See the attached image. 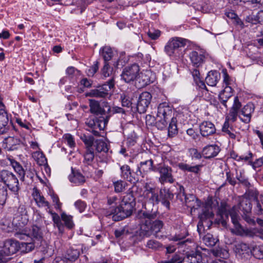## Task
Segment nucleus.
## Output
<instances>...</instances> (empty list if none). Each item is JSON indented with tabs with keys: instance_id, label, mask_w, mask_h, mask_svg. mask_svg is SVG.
<instances>
[{
	"instance_id": "f257e3e1",
	"label": "nucleus",
	"mask_w": 263,
	"mask_h": 263,
	"mask_svg": "<svg viewBox=\"0 0 263 263\" xmlns=\"http://www.w3.org/2000/svg\"><path fill=\"white\" fill-rule=\"evenodd\" d=\"M145 188L143 196L146 200L142 203L143 209L138 212L137 216L139 222L140 230L136 233L139 235V240L144 237L156 235L161 231L164 226L162 221L158 219L154 220L156 218L157 214L151 209L155 203L159 202L158 195L155 192L154 189L148 184L145 185Z\"/></svg>"
},
{
	"instance_id": "f03ea898",
	"label": "nucleus",
	"mask_w": 263,
	"mask_h": 263,
	"mask_svg": "<svg viewBox=\"0 0 263 263\" xmlns=\"http://www.w3.org/2000/svg\"><path fill=\"white\" fill-rule=\"evenodd\" d=\"M20 247L18 242L13 239H8L4 242L0 250V262L5 263L10 259L9 256L15 253Z\"/></svg>"
},
{
	"instance_id": "7ed1b4c3",
	"label": "nucleus",
	"mask_w": 263,
	"mask_h": 263,
	"mask_svg": "<svg viewBox=\"0 0 263 263\" xmlns=\"http://www.w3.org/2000/svg\"><path fill=\"white\" fill-rule=\"evenodd\" d=\"M135 203L121 202L119 206L111 211L109 215H112L114 221H120L130 216L133 213Z\"/></svg>"
},
{
	"instance_id": "20e7f679",
	"label": "nucleus",
	"mask_w": 263,
	"mask_h": 263,
	"mask_svg": "<svg viewBox=\"0 0 263 263\" xmlns=\"http://www.w3.org/2000/svg\"><path fill=\"white\" fill-rule=\"evenodd\" d=\"M0 182H3L14 192L17 193L20 190L18 180L10 171L6 170L0 171Z\"/></svg>"
},
{
	"instance_id": "39448f33",
	"label": "nucleus",
	"mask_w": 263,
	"mask_h": 263,
	"mask_svg": "<svg viewBox=\"0 0 263 263\" xmlns=\"http://www.w3.org/2000/svg\"><path fill=\"white\" fill-rule=\"evenodd\" d=\"M108 121L105 116H99L88 119L85 123L90 128L91 132L95 136H99L100 132L103 130L106 126Z\"/></svg>"
},
{
	"instance_id": "423d86ee",
	"label": "nucleus",
	"mask_w": 263,
	"mask_h": 263,
	"mask_svg": "<svg viewBox=\"0 0 263 263\" xmlns=\"http://www.w3.org/2000/svg\"><path fill=\"white\" fill-rule=\"evenodd\" d=\"M115 86V80L111 78L108 81L98 87L96 89H91L87 93V96L96 98H105L108 95V92Z\"/></svg>"
},
{
	"instance_id": "0eeeda50",
	"label": "nucleus",
	"mask_w": 263,
	"mask_h": 263,
	"mask_svg": "<svg viewBox=\"0 0 263 263\" xmlns=\"http://www.w3.org/2000/svg\"><path fill=\"white\" fill-rule=\"evenodd\" d=\"M185 40L181 38H172L168 41L164 50L169 56L177 55L179 54V48L185 45Z\"/></svg>"
},
{
	"instance_id": "6e6552de",
	"label": "nucleus",
	"mask_w": 263,
	"mask_h": 263,
	"mask_svg": "<svg viewBox=\"0 0 263 263\" xmlns=\"http://www.w3.org/2000/svg\"><path fill=\"white\" fill-rule=\"evenodd\" d=\"M90 111L97 116H106V112L110 109L109 103L103 101L100 105L98 101L89 100Z\"/></svg>"
},
{
	"instance_id": "1a4fd4ad",
	"label": "nucleus",
	"mask_w": 263,
	"mask_h": 263,
	"mask_svg": "<svg viewBox=\"0 0 263 263\" xmlns=\"http://www.w3.org/2000/svg\"><path fill=\"white\" fill-rule=\"evenodd\" d=\"M140 69L137 64H133L125 67L122 72L121 78L126 83L134 81L138 78Z\"/></svg>"
},
{
	"instance_id": "9d476101",
	"label": "nucleus",
	"mask_w": 263,
	"mask_h": 263,
	"mask_svg": "<svg viewBox=\"0 0 263 263\" xmlns=\"http://www.w3.org/2000/svg\"><path fill=\"white\" fill-rule=\"evenodd\" d=\"M5 108V106L0 97V135L8 133L10 130L9 117Z\"/></svg>"
},
{
	"instance_id": "9b49d317",
	"label": "nucleus",
	"mask_w": 263,
	"mask_h": 263,
	"mask_svg": "<svg viewBox=\"0 0 263 263\" xmlns=\"http://www.w3.org/2000/svg\"><path fill=\"white\" fill-rule=\"evenodd\" d=\"M152 98V96L149 92H142L138 98L136 107L137 111L140 114L145 112L151 103Z\"/></svg>"
},
{
	"instance_id": "f8f14e48",
	"label": "nucleus",
	"mask_w": 263,
	"mask_h": 263,
	"mask_svg": "<svg viewBox=\"0 0 263 263\" xmlns=\"http://www.w3.org/2000/svg\"><path fill=\"white\" fill-rule=\"evenodd\" d=\"M156 171L159 172L160 177L159 178V182L164 184L165 183H173L175 181L172 175V169L171 167L166 165H163L157 168Z\"/></svg>"
},
{
	"instance_id": "ddd939ff",
	"label": "nucleus",
	"mask_w": 263,
	"mask_h": 263,
	"mask_svg": "<svg viewBox=\"0 0 263 263\" xmlns=\"http://www.w3.org/2000/svg\"><path fill=\"white\" fill-rule=\"evenodd\" d=\"M157 168L154 165V161L152 159H149L141 162L138 165L136 172L137 175H140L144 177L148 173L154 171L156 172Z\"/></svg>"
},
{
	"instance_id": "4468645a",
	"label": "nucleus",
	"mask_w": 263,
	"mask_h": 263,
	"mask_svg": "<svg viewBox=\"0 0 263 263\" xmlns=\"http://www.w3.org/2000/svg\"><path fill=\"white\" fill-rule=\"evenodd\" d=\"M189 57L192 65L196 67L201 66L205 61V52L201 50L192 51Z\"/></svg>"
},
{
	"instance_id": "2eb2a0df",
	"label": "nucleus",
	"mask_w": 263,
	"mask_h": 263,
	"mask_svg": "<svg viewBox=\"0 0 263 263\" xmlns=\"http://www.w3.org/2000/svg\"><path fill=\"white\" fill-rule=\"evenodd\" d=\"M172 107L166 102L160 103L157 108V116L165 119L174 118L173 117Z\"/></svg>"
},
{
	"instance_id": "dca6fc26",
	"label": "nucleus",
	"mask_w": 263,
	"mask_h": 263,
	"mask_svg": "<svg viewBox=\"0 0 263 263\" xmlns=\"http://www.w3.org/2000/svg\"><path fill=\"white\" fill-rule=\"evenodd\" d=\"M252 247L247 243L239 242L235 245V252L241 257H247L251 255Z\"/></svg>"
},
{
	"instance_id": "f3484780",
	"label": "nucleus",
	"mask_w": 263,
	"mask_h": 263,
	"mask_svg": "<svg viewBox=\"0 0 263 263\" xmlns=\"http://www.w3.org/2000/svg\"><path fill=\"white\" fill-rule=\"evenodd\" d=\"M3 143L4 144H6L5 148L8 151L16 150L21 145V141L19 138L10 136L4 138Z\"/></svg>"
},
{
	"instance_id": "a211bd4d",
	"label": "nucleus",
	"mask_w": 263,
	"mask_h": 263,
	"mask_svg": "<svg viewBox=\"0 0 263 263\" xmlns=\"http://www.w3.org/2000/svg\"><path fill=\"white\" fill-rule=\"evenodd\" d=\"M255 106L252 103H248L245 105L241 110V115L244 118L239 116L240 120L245 123H249L251 121L252 114L254 112Z\"/></svg>"
},
{
	"instance_id": "6ab92c4d",
	"label": "nucleus",
	"mask_w": 263,
	"mask_h": 263,
	"mask_svg": "<svg viewBox=\"0 0 263 263\" xmlns=\"http://www.w3.org/2000/svg\"><path fill=\"white\" fill-rule=\"evenodd\" d=\"M201 135L203 137H208L215 133L216 128L214 124L210 121H203L199 126Z\"/></svg>"
},
{
	"instance_id": "aec40b11",
	"label": "nucleus",
	"mask_w": 263,
	"mask_h": 263,
	"mask_svg": "<svg viewBox=\"0 0 263 263\" xmlns=\"http://www.w3.org/2000/svg\"><path fill=\"white\" fill-rule=\"evenodd\" d=\"M85 176H84L79 170L71 167V173L69 175V181L77 185L83 184L86 181Z\"/></svg>"
},
{
	"instance_id": "412c9836",
	"label": "nucleus",
	"mask_w": 263,
	"mask_h": 263,
	"mask_svg": "<svg viewBox=\"0 0 263 263\" xmlns=\"http://www.w3.org/2000/svg\"><path fill=\"white\" fill-rule=\"evenodd\" d=\"M220 148L216 144L205 146L202 151V155L205 159H211L216 157L220 152Z\"/></svg>"
},
{
	"instance_id": "4be33fe9",
	"label": "nucleus",
	"mask_w": 263,
	"mask_h": 263,
	"mask_svg": "<svg viewBox=\"0 0 263 263\" xmlns=\"http://www.w3.org/2000/svg\"><path fill=\"white\" fill-rule=\"evenodd\" d=\"M80 254L79 250L70 247L67 250L63 257L66 260V263H74L79 258Z\"/></svg>"
},
{
	"instance_id": "5701e85b",
	"label": "nucleus",
	"mask_w": 263,
	"mask_h": 263,
	"mask_svg": "<svg viewBox=\"0 0 263 263\" xmlns=\"http://www.w3.org/2000/svg\"><path fill=\"white\" fill-rule=\"evenodd\" d=\"M220 73L216 70H211L208 73L205 81L207 85L210 86H215L220 79Z\"/></svg>"
},
{
	"instance_id": "b1692460",
	"label": "nucleus",
	"mask_w": 263,
	"mask_h": 263,
	"mask_svg": "<svg viewBox=\"0 0 263 263\" xmlns=\"http://www.w3.org/2000/svg\"><path fill=\"white\" fill-rule=\"evenodd\" d=\"M32 196L39 207L46 206L47 209H50L49 202L41 194L40 192L38 190H35L32 194Z\"/></svg>"
},
{
	"instance_id": "393cba45",
	"label": "nucleus",
	"mask_w": 263,
	"mask_h": 263,
	"mask_svg": "<svg viewBox=\"0 0 263 263\" xmlns=\"http://www.w3.org/2000/svg\"><path fill=\"white\" fill-rule=\"evenodd\" d=\"M183 200L186 205L191 208H197L200 206V201L193 194H187Z\"/></svg>"
},
{
	"instance_id": "a878e982",
	"label": "nucleus",
	"mask_w": 263,
	"mask_h": 263,
	"mask_svg": "<svg viewBox=\"0 0 263 263\" xmlns=\"http://www.w3.org/2000/svg\"><path fill=\"white\" fill-rule=\"evenodd\" d=\"M232 95V88L229 86H226L224 89L219 95V99L220 100L221 104L227 107V106L226 103Z\"/></svg>"
},
{
	"instance_id": "bb28decb",
	"label": "nucleus",
	"mask_w": 263,
	"mask_h": 263,
	"mask_svg": "<svg viewBox=\"0 0 263 263\" xmlns=\"http://www.w3.org/2000/svg\"><path fill=\"white\" fill-rule=\"evenodd\" d=\"M31 235V237L32 238V240L34 241L37 245H39L42 242V240H43L42 232L41 229L37 226L33 225L32 227Z\"/></svg>"
},
{
	"instance_id": "cd10ccee",
	"label": "nucleus",
	"mask_w": 263,
	"mask_h": 263,
	"mask_svg": "<svg viewBox=\"0 0 263 263\" xmlns=\"http://www.w3.org/2000/svg\"><path fill=\"white\" fill-rule=\"evenodd\" d=\"M232 232L236 235L242 237H251L253 236V232L251 230L247 228H244L240 224L237 225V226L233 229Z\"/></svg>"
},
{
	"instance_id": "c85d7f7f",
	"label": "nucleus",
	"mask_w": 263,
	"mask_h": 263,
	"mask_svg": "<svg viewBox=\"0 0 263 263\" xmlns=\"http://www.w3.org/2000/svg\"><path fill=\"white\" fill-rule=\"evenodd\" d=\"M133 96V94L130 91L124 92L121 94L120 100L123 106L127 107L128 108L131 107L132 104V100Z\"/></svg>"
},
{
	"instance_id": "c756f323",
	"label": "nucleus",
	"mask_w": 263,
	"mask_h": 263,
	"mask_svg": "<svg viewBox=\"0 0 263 263\" xmlns=\"http://www.w3.org/2000/svg\"><path fill=\"white\" fill-rule=\"evenodd\" d=\"M93 148V151L95 149L98 153H106L109 149L107 144L102 140H96Z\"/></svg>"
},
{
	"instance_id": "7c9ffc66",
	"label": "nucleus",
	"mask_w": 263,
	"mask_h": 263,
	"mask_svg": "<svg viewBox=\"0 0 263 263\" xmlns=\"http://www.w3.org/2000/svg\"><path fill=\"white\" fill-rule=\"evenodd\" d=\"M177 120L176 118H171V122L168 127V136L171 138L174 137L178 133Z\"/></svg>"
},
{
	"instance_id": "2f4dec72",
	"label": "nucleus",
	"mask_w": 263,
	"mask_h": 263,
	"mask_svg": "<svg viewBox=\"0 0 263 263\" xmlns=\"http://www.w3.org/2000/svg\"><path fill=\"white\" fill-rule=\"evenodd\" d=\"M222 132L228 135L231 139H235L236 138L235 130L227 121H225L222 126Z\"/></svg>"
},
{
	"instance_id": "473e14b6",
	"label": "nucleus",
	"mask_w": 263,
	"mask_h": 263,
	"mask_svg": "<svg viewBox=\"0 0 263 263\" xmlns=\"http://www.w3.org/2000/svg\"><path fill=\"white\" fill-rule=\"evenodd\" d=\"M84 160L83 163L84 164H92L95 158V152L93 148L91 147L87 148L83 155Z\"/></svg>"
},
{
	"instance_id": "72a5a7b5",
	"label": "nucleus",
	"mask_w": 263,
	"mask_h": 263,
	"mask_svg": "<svg viewBox=\"0 0 263 263\" xmlns=\"http://www.w3.org/2000/svg\"><path fill=\"white\" fill-rule=\"evenodd\" d=\"M37 248L44 255V257H50L53 254L51 246L47 245L44 240H42V242L39 245Z\"/></svg>"
},
{
	"instance_id": "f704fd0d",
	"label": "nucleus",
	"mask_w": 263,
	"mask_h": 263,
	"mask_svg": "<svg viewBox=\"0 0 263 263\" xmlns=\"http://www.w3.org/2000/svg\"><path fill=\"white\" fill-rule=\"evenodd\" d=\"M239 208L243 212L244 214L246 215L249 213L252 209V204L250 200L247 198L242 199L239 202Z\"/></svg>"
},
{
	"instance_id": "c9c22d12",
	"label": "nucleus",
	"mask_w": 263,
	"mask_h": 263,
	"mask_svg": "<svg viewBox=\"0 0 263 263\" xmlns=\"http://www.w3.org/2000/svg\"><path fill=\"white\" fill-rule=\"evenodd\" d=\"M100 54L103 57L104 62H108L113 57L114 53L111 48L108 46H105L100 50Z\"/></svg>"
},
{
	"instance_id": "e433bc0d",
	"label": "nucleus",
	"mask_w": 263,
	"mask_h": 263,
	"mask_svg": "<svg viewBox=\"0 0 263 263\" xmlns=\"http://www.w3.org/2000/svg\"><path fill=\"white\" fill-rule=\"evenodd\" d=\"M187 235L188 233L186 232V230L185 229H183L181 230L180 233L176 234L174 236H172L171 240L175 241H179L178 244L182 245L188 241V239L181 241Z\"/></svg>"
},
{
	"instance_id": "4c0bfd02",
	"label": "nucleus",
	"mask_w": 263,
	"mask_h": 263,
	"mask_svg": "<svg viewBox=\"0 0 263 263\" xmlns=\"http://www.w3.org/2000/svg\"><path fill=\"white\" fill-rule=\"evenodd\" d=\"M255 258H263V245H255L251 248V254Z\"/></svg>"
},
{
	"instance_id": "58836bf2",
	"label": "nucleus",
	"mask_w": 263,
	"mask_h": 263,
	"mask_svg": "<svg viewBox=\"0 0 263 263\" xmlns=\"http://www.w3.org/2000/svg\"><path fill=\"white\" fill-rule=\"evenodd\" d=\"M21 246L20 248H22L23 251L29 252L32 251L35 248H37L39 245H37L36 242L33 240L26 241L21 243Z\"/></svg>"
},
{
	"instance_id": "ea45409f",
	"label": "nucleus",
	"mask_w": 263,
	"mask_h": 263,
	"mask_svg": "<svg viewBox=\"0 0 263 263\" xmlns=\"http://www.w3.org/2000/svg\"><path fill=\"white\" fill-rule=\"evenodd\" d=\"M231 210H229L228 209V205L225 203H221L218 208V214L221 216L223 219H228L229 215L230 214Z\"/></svg>"
},
{
	"instance_id": "a19ab883",
	"label": "nucleus",
	"mask_w": 263,
	"mask_h": 263,
	"mask_svg": "<svg viewBox=\"0 0 263 263\" xmlns=\"http://www.w3.org/2000/svg\"><path fill=\"white\" fill-rule=\"evenodd\" d=\"M179 167L183 171H187L188 172H193L197 174L201 166L200 165L195 166H191L189 164L181 163L179 164Z\"/></svg>"
},
{
	"instance_id": "79ce46f5",
	"label": "nucleus",
	"mask_w": 263,
	"mask_h": 263,
	"mask_svg": "<svg viewBox=\"0 0 263 263\" xmlns=\"http://www.w3.org/2000/svg\"><path fill=\"white\" fill-rule=\"evenodd\" d=\"M170 120H171V119H165L164 117L156 116L155 118V126L158 129L162 130L165 128L167 125V122Z\"/></svg>"
},
{
	"instance_id": "37998d69",
	"label": "nucleus",
	"mask_w": 263,
	"mask_h": 263,
	"mask_svg": "<svg viewBox=\"0 0 263 263\" xmlns=\"http://www.w3.org/2000/svg\"><path fill=\"white\" fill-rule=\"evenodd\" d=\"M202 239L205 245L209 247L214 246L218 241L217 239L214 238L213 235L210 233L204 236Z\"/></svg>"
},
{
	"instance_id": "c03bdc74",
	"label": "nucleus",
	"mask_w": 263,
	"mask_h": 263,
	"mask_svg": "<svg viewBox=\"0 0 263 263\" xmlns=\"http://www.w3.org/2000/svg\"><path fill=\"white\" fill-rule=\"evenodd\" d=\"M121 176L122 178L130 180L131 177V170L127 164H125L121 166Z\"/></svg>"
},
{
	"instance_id": "a18cd8bd",
	"label": "nucleus",
	"mask_w": 263,
	"mask_h": 263,
	"mask_svg": "<svg viewBox=\"0 0 263 263\" xmlns=\"http://www.w3.org/2000/svg\"><path fill=\"white\" fill-rule=\"evenodd\" d=\"M61 219L64 222L65 225L69 229H71L74 224L72 221V217L63 212L61 214Z\"/></svg>"
},
{
	"instance_id": "49530a36",
	"label": "nucleus",
	"mask_w": 263,
	"mask_h": 263,
	"mask_svg": "<svg viewBox=\"0 0 263 263\" xmlns=\"http://www.w3.org/2000/svg\"><path fill=\"white\" fill-rule=\"evenodd\" d=\"M174 197L173 194L168 190L165 188L161 189L160 191V200H172Z\"/></svg>"
},
{
	"instance_id": "de8ad7c7",
	"label": "nucleus",
	"mask_w": 263,
	"mask_h": 263,
	"mask_svg": "<svg viewBox=\"0 0 263 263\" xmlns=\"http://www.w3.org/2000/svg\"><path fill=\"white\" fill-rule=\"evenodd\" d=\"M185 262V258L183 259L182 257L179 254H173L170 258L168 256L167 260H164L162 263H182V261Z\"/></svg>"
},
{
	"instance_id": "09e8293b",
	"label": "nucleus",
	"mask_w": 263,
	"mask_h": 263,
	"mask_svg": "<svg viewBox=\"0 0 263 263\" xmlns=\"http://www.w3.org/2000/svg\"><path fill=\"white\" fill-rule=\"evenodd\" d=\"M47 212L51 215L52 219L53 221L54 226H57L60 229V227L62 226L61 222V217L60 218L57 213L54 212L50 209H49Z\"/></svg>"
},
{
	"instance_id": "8fccbe9b",
	"label": "nucleus",
	"mask_w": 263,
	"mask_h": 263,
	"mask_svg": "<svg viewBox=\"0 0 263 263\" xmlns=\"http://www.w3.org/2000/svg\"><path fill=\"white\" fill-rule=\"evenodd\" d=\"M82 170L85 177L89 178L92 176L93 171L92 164L88 165L83 163Z\"/></svg>"
},
{
	"instance_id": "3c124183",
	"label": "nucleus",
	"mask_w": 263,
	"mask_h": 263,
	"mask_svg": "<svg viewBox=\"0 0 263 263\" xmlns=\"http://www.w3.org/2000/svg\"><path fill=\"white\" fill-rule=\"evenodd\" d=\"M8 191L6 186L0 185V204L4 205L8 197Z\"/></svg>"
},
{
	"instance_id": "603ef678",
	"label": "nucleus",
	"mask_w": 263,
	"mask_h": 263,
	"mask_svg": "<svg viewBox=\"0 0 263 263\" xmlns=\"http://www.w3.org/2000/svg\"><path fill=\"white\" fill-rule=\"evenodd\" d=\"M125 110L121 107L114 106L111 108L110 106V109L108 112H106V116L105 117L107 118V120L108 121L109 119L112 115L117 113L125 114Z\"/></svg>"
},
{
	"instance_id": "864d4df0",
	"label": "nucleus",
	"mask_w": 263,
	"mask_h": 263,
	"mask_svg": "<svg viewBox=\"0 0 263 263\" xmlns=\"http://www.w3.org/2000/svg\"><path fill=\"white\" fill-rule=\"evenodd\" d=\"M113 71V68L111 67L108 62H104V66L101 69L102 75L104 77L106 78L110 76Z\"/></svg>"
},
{
	"instance_id": "5fc2aeb1",
	"label": "nucleus",
	"mask_w": 263,
	"mask_h": 263,
	"mask_svg": "<svg viewBox=\"0 0 263 263\" xmlns=\"http://www.w3.org/2000/svg\"><path fill=\"white\" fill-rule=\"evenodd\" d=\"M51 197L55 210L61 212L62 211V203L60 201L58 196L57 194L53 193L51 194Z\"/></svg>"
},
{
	"instance_id": "6e6d98bb",
	"label": "nucleus",
	"mask_w": 263,
	"mask_h": 263,
	"mask_svg": "<svg viewBox=\"0 0 263 263\" xmlns=\"http://www.w3.org/2000/svg\"><path fill=\"white\" fill-rule=\"evenodd\" d=\"M135 199L132 192H129L126 193L123 196L121 202L135 203Z\"/></svg>"
},
{
	"instance_id": "4d7b16f0",
	"label": "nucleus",
	"mask_w": 263,
	"mask_h": 263,
	"mask_svg": "<svg viewBox=\"0 0 263 263\" xmlns=\"http://www.w3.org/2000/svg\"><path fill=\"white\" fill-rule=\"evenodd\" d=\"M99 63L96 61L93 65L90 67L86 71V73L89 77H93L99 69Z\"/></svg>"
},
{
	"instance_id": "13d9d810",
	"label": "nucleus",
	"mask_w": 263,
	"mask_h": 263,
	"mask_svg": "<svg viewBox=\"0 0 263 263\" xmlns=\"http://www.w3.org/2000/svg\"><path fill=\"white\" fill-rule=\"evenodd\" d=\"M146 246L149 249L157 250L161 247V244L157 240L150 239L147 242Z\"/></svg>"
},
{
	"instance_id": "bf43d9fd",
	"label": "nucleus",
	"mask_w": 263,
	"mask_h": 263,
	"mask_svg": "<svg viewBox=\"0 0 263 263\" xmlns=\"http://www.w3.org/2000/svg\"><path fill=\"white\" fill-rule=\"evenodd\" d=\"M82 140L84 142V144L86 145V149L87 148H93V144H94V138L92 136H84L82 138Z\"/></svg>"
},
{
	"instance_id": "052dcab7",
	"label": "nucleus",
	"mask_w": 263,
	"mask_h": 263,
	"mask_svg": "<svg viewBox=\"0 0 263 263\" xmlns=\"http://www.w3.org/2000/svg\"><path fill=\"white\" fill-rule=\"evenodd\" d=\"M125 183L121 180L117 181L114 183L115 191L117 193H120L124 191Z\"/></svg>"
},
{
	"instance_id": "680f3d73",
	"label": "nucleus",
	"mask_w": 263,
	"mask_h": 263,
	"mask_svg": "<svg viewBox=\"0 0 263 263\" xmlns=\"http://www.w3.org/2000/svg\"><path fill=\"white\" fill-rule=\"evenodd\" d=\"M238 112L239 111H238L231 109L229 115L226 118V121H227L229 122V121H231L232 123L235 122L236 121Z\"/></svg>"
},
{
	"instance_id": "e2e57ef3",
	"label": "nucleus",
	"mask_w": 263,
	"mask_h": 263,
	"mask_svg": "<svg viewBox=\"0 0 263 263\" xmlns=\"http://www.w3.org/2000/svg\"><path fill=\"white\" fill-rule=\"evenodd\" d=\"M229 215L231 216V220L234 226V228L236 227L237 225H240L238 222V215L234 208L231 209V212Z\"/></svg>"
},
{
	"instance_id": "0e129e2a",
	"label": "nucleus",
	"mask_w": 263,
	"mask_h": 263,
	"mask_svg": "<svg viewBox=\"0 0 263 263\" xmlns=\"http://www.w3.org/2000/svg\"><path fill=\"white\" fill-rule=\"evenodd\" d=\"M11 164L15 170V171L17 172L20 175H22V178L24 177V172L22 166L15 160L11 161Z\"/></svg>"
},
{
	"instance_id": "69168bd1",
	"label": "nucleus",
	"mask_w": 263,
	"mask_h": 263,
	"mask_svg": "<svg viewBox=\"0 0 263 263\" xmlns=\"http://www.w3.org/2000/svg\"><path fill=\"white\" fill-rule=\"evenodd\" d=\"M149 73V72H148V71H147L146 73H141V76H140L139 78H138L139 79L142 80V81H143V84L142 85V86L147 85L153 82V81H152L150 79V78L148 77H147Z\"/></svg>"
},
{
	"instance_id": "338daca9",
	"label": "nucleus",
	"mask_w": 263,
	"mask_h": 263,
	"mask_svg": "<svg viewBox=\"0 0 263 263\" xmlns=\"http://www.w3.org/2000/svg\"><path fill=\"white\" fill-rule=\"evenodd\" d=\"M17 212L21 216L24 217L25 221L28 220L27 211L24 205H20L17 208Z\"/></svg>"
},
{
	"instance_id": "774afa93",
	"label": "nucleus",
	"mask_w": 263,
	"mask_h": 263,
	"mask_svg": "<svg viewBox=\"0 0 263 263\" xmlns=\"http://www.w3.org/2000/svg\"><path fill=\"white\" fill-rule=\"evenodd\" d=\"M161 32L159 30H149L147 32L148 36L152 40H157L160 35Z\"/></svg>"
}]
</instances>
